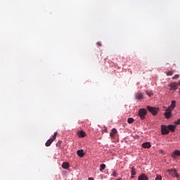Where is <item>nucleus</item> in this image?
<instances>
[{"label":"nucleus","mask_w":180,"mask_h":180,"mask_svg":"<svg viewBox=\"0 0 180 180\" xmlns=\"http://www.w3.org/2000/svg\"><path fill=\"white\" fill-rule=\"evenodd\" d=\"M180 156V151L179 150H175L173 153H172V157L173 158H176V157Z\"/></svg>","instance_id":"obj_17"},{"label":"nucleus","mask_w":180,"mask_h":180,"mask_svg":"<svg viewBox=\"0 0 180 180\" xmlns=\"http://www.w3.org/2000/svg\"><path fill=\"white\" fill-rule=\"evenodd\" d=\"M169 86L170 87V91H176L178 89V83L172 82L169 84Z\"/></svg>","instance_id":"obj_6"},{"label":"nucleus","mask_w":180,"mask_h":180,"mask_svg":"<svg viewBox=\"0 0 180 180\" xmlns=\"http://www.w3.org/2000/svg\"><path fill=\"white\" fill-rule=\"evenodd\" d=\"M117 175V173H116V171H114V172H112V176H116Z\"/></svg>","instance_id":"obj_26"},{"label":"nucleus","mask_w":180,"mask_h":180,"mask_svg":"<svg viewBox=\"0 0 180 180\" xmlns=\"http://www.w3.org/2000/svg\"><path fill=\"white\" fill-rule=\"evenodd\" d=\"M179 78V75H175L173 77L172 79H178Z\"/></svg>","instance_id":"obj_23"},{"label":"nucleus","mask_w":180,"mask_h":180,"mask_svg":"<svg viewBox=\"0 0 180 180\" xmlns=\"http://www.w3.org/2000/svg\"><path fill=\"white\" fill-rule=\"evenodd\" d=\"M155 180H162V176L161 175H157Z\"/></svg>","instance_id":"obj_22"},{"label":"nucleus","mask_w":180,"mask_h":180,"mask_svg":"<svg viewBox=\"0 0 180 180\" xmlns=\"http://www.w3.org/2000/svg\"><path fill=\"white\" fill-rule=\"evenodd\" d=\"M127 122H128V123H129V124H130L133 123V122H134V119H133V118H131V117L128 118Z\"/></svg>","instance_id":"obj_21"},{"label":"nucleus","mask_w":180,"mask_h":180,"mask_svg":"<svg viewBox=\"0 0 180 180\" xmlns=\"http://www.w3.org/2000/svg\"><path fill=\"white\" fill-rule=\"evenodd\" d=\"M117 133V130L115 128H113L112 130H111V132L110 133V136L112 139H115V134Z\"/></svg>","instance_id":"obj_9"},{"label":"nucleus","mask_w":180,"mask_h":180,"mask_svg":"<svg viewBox=\"0 0 180 180\" xmlns=\"http://www.w3.org/2000/svg\"><path fill=\"white\" fill-rule=\"evenodd\" d=\"M172 110H169V108L166 109V111L164 114V116L166 117V119H169L171 116H172Z\"/></svg>","instance_id":"obj_7"},{"label":"nucleus","mask_w":180,"mask_h":180,"mask_svg":"<svg viewBox=\"0 0 180 180\" xmlns=\"http://www.w3.org/2000/svg\"><path fill=\"white\" fill-rule=\"evenodd\" d=\"M105 168H106V165H105V164L101 165V166H100V171L101 172L103 171V169H105Z\"/></svg>","instance_id":"obj_19"},{"label":"nucleus","mask_w":180,"mask_h":180,"mask_svg":"<svg viewBox=\"0 0 180 180\" xmlns=\"http://www.w3.org/2000/svg\"><path fill=\"white\" fill-rule=\"evenodd\" d=\"M168 129H169V131H175V129H176V126L175 125H172V124H170L169 126H167Z\"/></svg>","instance_id":"obj_13"},{"label":"nucleus","mask_w":180,"mask_h":180,"mask_svg":"<svg viewBox=\"0 0 180 180\" xmlns=\"http://www.w3.org/2000/svg\"><path fill=\"white\" fill-rule=\"evenodd\" d=\"M173 75H174V71H172V70H169L167 72H166V75H167V77H169Z\"/></svg>","instance_id":"obj_20"},{"label":"nucleus","mask_w":180,"mask_h":180,"mask_svg":"<svg viewBox=\"0 0 180 180\" xmlns=\"http://www.w3.org/2000/svg\"><path fill=\"white\" fill-rule=\"evenodd\" d=\"M98 46H102V44L101 42H97Z\"/></svg>","instance_id":"obj_28"},{"label":"nucleus","mask_w":180,"mask_h":180,"mask_svg":"<svg viewBox=\"0 0 180 180\" xmlns=\"http://www.w3.org/2000/svg\"><path fill=\"white\" fill-rule=\"evenodd\" d=\"M168 174L169 175H172V176H175L176 178L179 179V174L176 172V169H169L167 170Z\"/></svg>","instance_id":"obj_4"},{"label":"nucleus","mask_w":180,"mask_h":180,"mask_svg":"<svg viewBox=\"0 0 180 180\" xmlns=\"http://www.w3.org/2000/svg\"><path fill=\"white\" fill-rule=\"evenodd\" d=\"M138 180H148V177L147 176V175L144 174H141L139 177H138Z\"/></svg>","instance_id":"obj_10"},{"label":"nucleus","mask_w":180,"mask_h":180,"mask_svg":"<svg viewBox=\"0 0 180 180\" xmlns=\"http://www.w3.org/2000/svg\"><path fill=\"white\" fill-rule=\"evenodd\" d=\"M131 178H134V175H136V169H134V167H133L131 170Z\"/></svg>","instance_id":"obj_18"},{"label":"nucleus","mask_w":180,"mask_h":180,"mask_svg":"<svg viewBox=\"0 0 180 180\" xmlns=\"http://www.w3.org/2000/svg\"><path fill=\"white\" fill-rule=\"evenodd\" d=\"M146 95H148V96H153V93H150L148 91H146Z\"/></svg>","instance_id":"obj_25"},{"label":"nucleus","mask_w":180,"mask_h":180,"mask_svg":"<svg viewBox=\"0 0 180 180\" xmlns=\"http://www.w3.org/2000/svg\"><path fill=\"white\" fill-rule=\"evenodd\" d=\"M77 155H79V157H80V158H82V157H84V155H85V153H84L83 150H77Z\"/></svg>","instance_id":"obj_16"},{"label":"nucleus","mask_w":180,"mask_h":180,"mask_svg":"<svg viewBox=\"0 0 180 180\" xmlns=\"http://www.w3.org/2000/svg\"><path fill=\"white\" fill-rule=\"evenodd\" d=\"M62 168H63V169H68V168H70V163L68 162H63L62 165Z\"/></svg>","instance_id":"obj_14"},{"label":"nucleus","mask_w":180,"mask_h":180,"mask_svg":"<svg viewBox=\"0 0 180 180\" xmlns=\"http://www.w3.org/2000/svg\"><path fill=\"white\" fill-rule=\"evenodd\" d=\"M178 85H179V86H180V81H179V82H178Z\"/></svg>","instance_id":"obj_30"},{"label":"nucleus","mask_w":180,"mask_h":180,"mask_svg":"<svg viewBox=\"0 0 180 180\" xmlns=\"http://www.w3.org/2000/svg\"><path fill=\"white\" fill-rule=\"evenodd\" d=\"M143 148H151V143L150 142H146L142 144Z\"/></svg>","instance_id":"obj_12"},{"label":"nucleus","mask_w":180,"mask_h":180,"mask_svg":"<svg viewBox=\"0 0 180 180\" xmlns=\"http://www.w3.org/2000/svg\"><path fill=\"white\" fill-rule=\"evenodd\" d=\"M146 115H147V110L145 108H141L139 110V116L141 120H144L146 119Z\"/></svg>","instance_id":"obj_1"},{"label":"nucleus","mask_w":180,"mask_h":180,"mask_svg":"<svg viewBox=\"0 0 180 180\" xmlns=\"http://www.w3.org/2000/svg\"><path fill=\"white\" fill-rule=\"evenodd\" d=\"M57 132H55L53 136L49 139L45 143L46 147H50V146H51V143H53V141H54V140H56V139H57Z\"/></svg>","instance_id":"obj_2"},{"label":"nucleus","mask_w":180,"mask_h":180,"mask_svg":"<svg viewBox=\"0 0 180 180\" xmlns=\"http://www.w3.org/2000/svg\"><path fill=\"white\" fill-rule=\"evenodd\" d=\"M176 101H172V104L170 106L168 107V109H169L170 110H174V109L175 108Z\"/></svg>","instance_id":"obj_11"},{"label":"nucleus","mask_w":180,"mask_h":180,"mask_svg":"<svg viewBox=\"0 0 180 180\" xmlns=\"http://www.w3.org/2000/svg\"><path fill=\"white\" fill-rule=\"evenodd\" d=\"M162 130V134H168L169 133V129L168 128V126L162 125L161 127Z\"/></svg>","instance_id":"obj_5"},{"label":"nucleus","mask_w":180,"mask_h":180,"mask_svg":"<svg viewBox=\"0 0 180 180\" xmlns=\"http://www.w3.org/2000/svg\"><path fill=\"white\" fill-rule=\"evenodd\" d=\"M147 109H148V112H150V113H152V115H153V116H155V115H157V113H158V110H159L158 108L151 107L150 105L147 106Z\"/></svg>","instance_id":"obj_3"},{"label":"nucleus","mask_w":180,"mask_h":180,"mask_svg":"<svg viewBox=\"0 0 180 180\" xmlns=\"http://www.w3.org/2000/svg\"><path fill=\"white\" fill-rule=\"evenodd\" d=\"M61 146V141H58L57 143H56V147H60Z\"/></svg>","instance_id":"obj_24"},{"label":"nucleus","mask_w":180,"mask_h":180,"mask_svg":"<svg viewBox=\"0 0 180 180\" xmlns=\"http://www.w3.org/2000/svg\"><path fill=\"white\" fill-rule=\"evenodd\" d=\"M174 123H175V124H180V119L176 120V121H175Z\"/></svg>","instance_id":"obj_27"},{"label":"nucleus","mask_w":180,"mask_h":180,"mask_svg":"<svg viewBox=\"0 0 180 180\" xmlns=\"http://www.w3.org/2000/svg\"><path fill=\"white\" fill-rule=\"evenodd\" d=\"M77 134L79 136V137H85V136H86V133H85V131H79L77 132Z\"/></svg>","instance_id":"obj_15"},{"label":"nucleus","mask_w":180,"mask_h":180,"mask_svg":"<svg viewBox=\"0 0 180 180\" xmlns=\"http://www.w3.org/2000/svg\"><path fill=\"white\" fill-rule=\"evenodd\" d=\"M143 94H141V93H136V94H135V98L136 99V100H139V101H140V100H141V99H143Z\"/></svg>","instance_id":"obj_8"},{"label":"nucleus","mask_w":180,"mask_h":180,"mask_svg":"<svg viewBox=\"0 0 180 180\" xmlns=\"http://www.w3.org/2000/svg\"><path fill=\"white\" fill-rule=\"evenodd\" d=\"M89 180H95L94 178H89Z\"/></svg>","instance_id":"obj_29"}]
</instances>
